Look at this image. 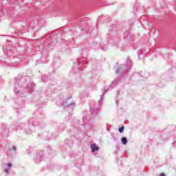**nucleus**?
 I'll use <instances>...</instances> for the list:
<instances>
[{
  "instance_id": "obj_1",
  "label": "nucleus",
  "mask_w": 176,
  "mask_h": 176,
  "mask_svg": "<svg viewBox=\"0 0 176 176\" xmlns=\"http://www.w3.org/2000/svg\"><path fill=\"white\" fill-rule=\"evenodd\" d=\"M133 67V62L131 61V58L130 56L127 57L126 64L121 65L119 67H117L116 69V74H120L121 72H127L131 69Z\"/></svg>"
},
{
  "instance_id": "obj_24",
  "label": "nucleus",
  "mask_w": 176,
  "mask_h": 176,
  "mask_svg": "<svg viewBox=\"0 0 176 176\" xmlns=\"http://www.w3.org/2000/svg\"><path fill=\"white\" fill-rule=\"evenodd\" d=\"M113 140L116 142L118 141V139H116V138H113Z\"/></svg>"
},
{
  "instance_id": "obj_9",
  "label": "nucleus",
  "mask_w": 176,
  "mask_h": 176,
  "mask_svg": "<svg viewBox=\"0 0 176 176\" xmlns=\"http://www.w3.org/2000/svg\"><path fill=\"white\" fill-rule=\"evenodd\" d=\"M118 83H119V79L116 78L111 82V85L113 86H117Z\"/></svg>"
},
{
  "instance_id": "obj_10",
  "label": "nucleus",
  "mask_w": 176,
  "mask_h": 176,
  "mask_svg": "<svg viewBox=\"0 0 176 176\" xmlns=\"http://www.w3.org/2000/svg\"><path fill=\"white\" fill-rule=\"evenodd\" d=\"M78 65L79 67H80L81 64H86V58H84V60H82V62L80 60V59L78 60Z\"/></svg>"
},
{
  "instance_id": "obj_19",
  "label": "nucleus",
  "mask_w": 176,
  "mask_h": 176,
  "mask_svg": "<svg viewBox=\"0 0 176 176\" xmlns=\"http://www.w3.org/2000/svg\"><path fill=\"white\" fill-rule=\"evenodd\" d=\"M29 123H30L31 124H32V126H34V122H32V120H29Z\"/></svg>"
},
{
  "instance_id": "obj_4",
  "label": "nucleus",
  "mask_w": 176,
  "mask_h": 176,
  "mask_svg": "<svg viewBox=\"0 0 176 176\" xmlns=\"http://www.w3.org/2000/svg\"><path fill=\"white\" fill-rule=\"evenodd\" d=\"M44 157L43 155H37L34 160L36 162V163H41L42 160H43Z\"/></svg>"
},
{
  "instance_id": "obj_22",
  "label": "nucleus",
  "mask_w": 176,
  "mask_h": 176,
  "mask_svg": "<svg viewBox=\"0 0 176 176\" xmlns=\"http://www.w3.org/2000/svg\"><path fill=\"white\" fill-rule=\"evenodd\" d=\"M160 176H166V174H164V173H161V174L160 175Z\"/></svg>"
},
{
  "instance_id": "obj_12",
  "label": "nucleus",
  "mask_w": 176,
  "mask_h": 176,
  "mask_svg": "<svg viewBox=\"0 0 176 176\" xmlns=\"http://www.w3.org/2000/svg\"><path fill=\"white\" fill-rule=\"evenodd\" d=\"M80 71V67L78 68L77 70H75V68L74 67L72 72V74H78Z\"/></svg>"
},
{
  "instance_id": "obj_13",
  "label": "nucleus",
  "mask_w": 176,
  "mask_h": 176,
  "mask_svg": "<svg viewBox=\"0 0 176 176\" xmlns=\"http://www.w3.org/2000/svg\"><path fill=\"white\" fill-rule=\"evenodd\" d=\"M104 96H105V92H102V95L100 96L99 102H102V100H104Z\"/></svg>"
},
{
  "instance_id": "obj_23",
  "label": "nucleus",
  "mask_w": 176,
  "mask_h": 176,
  "mask_svg": "<svg viewBox=\"0 0 176 176\" xmlns=\"http://www.w3.org/2000/svg\"><path fill=\"white\" fill-rule=\"evenodd\" d=\"M12 151H16V146H14L12 147Z\"/></svg>"
},
{
  "instance_id": "obj_15",
  "label": "nucleus",
  "mask_w": 176,
  "mask_h": 176,
  "mask_svg": "<svg viewBox=\"0 0 176 176\" xmlns=\"http://www.w3.org/2000/svg\"><path fill=\"white\" fill-rule=\"evenodd\" d=\"M14 93H15V94H19V90H17V87H15L14 88Z\"/></svg>"
},
{
  "instance_id": "obj_14",
  "label": "nucleus",
  "mask_w": 176,
  "mask_h": 176,
  "mask_svg": "<svg viewBox=\"0 0 176 176\" xmlns=\"http://www.w3.org/2000/svg\"><path fill=\"white\" fill-rule=\"evenodd\" d=\"M118 131L120 133H123V131H124V126H122L120 128H119Z\"/></svg>"
},
{
  "instance_id": "obj_8",
  "label": "nucleus",
  "mask_w": 176,
  "mask_h": 176,
  "mask_svg": "<svg viewBox=\"0 0 176 176\" xmlns=\"http://www.w3.org/2000/svg\"><path fill=\"white\" fill-rule=\"evenodd\" d=\"M121 143L122 145H126L127 144V138L123 137L121 138Z\"/></svg>"
},
{
  "instance_id": "obj_16",
  "label": "nucleus",
  "mask_w": 176,
  "mask_h": 176,
  "mask_svg": "<svg viewBox=\"0 0 176 176\" xmlns=\"http://www.w3.org/2000/svg\"><path fill=\"white\" fill-rule=\"evenodd\" d=\"M101 50L105 51V50H108V47L107 46H102L100 47Z\"/></svg>"
},
{
  "instance_id": "obj_2",
  "label": "nucleus",
  "mask_w": 176,
  "mask_h": 176,
  "mask_svg": "<svg viewBox=\"0 0 176 176\" xmlns=\"http://www.w3.org/2000/svg\"><path fill=\"white\" fill-rule=\"evenodd\" d=\"M60 101H61L60 100H59V101H57L56 104L61 105L62 107H75V105H76L75 102L73 101L72 96H69L64 102H63L60 104H58V102H60Z\"/></svg>"
},
{
  "instance_id": "obj_25",
  "label": "nucleus",
  "mask_w": 176,
  "mask_h": 176,
  "mask_svg": "<svg viewBox=\"0 0 176 176\" xmlns=\"http://www.w3.org/2000/svg\"><path fill=\"white\" fill-rule=\"evenodd\" d=\"M141 57V54H138V58H140Z\"/></svg>"
},
{
  "instance_id": "obj_21",
  "label": "nucleus",
  "mask_w": 176,
  "mask_h": 176,
  "mask_svg": "<svg viewBox=\"0 0 176 176\" xmlns=\"http://www.w3.org/2000/svg\"><path fill=\"white\" fill-rule=\"evenodd\" d=\"M173 146H174V148H176V143H175V142H173Z\"/></svg>"
},
{
  "instance_id": "obj_18",
  "label": "nucleus",
  "mask_w": 176,
  "mask_h": 176,
  "mask_svg": "<svg viewBox=\"0 0 176 176\" xmlns=\"http://www.w3.org/2000/svg\"><path fill=\"white\" fill-rule=\"evenodd\" d=\"M10 170V168H6V169H5V173H6V174H9Z\"/></svg>"
},
{
  "instance_id": "obj_6",
  "label": "nucleus",
  "mask_w": 176,
  "mask_h": 176,
  "mask_svg": "<svg viewBox=\"0 0 176 176\" xmlns=\"http://www.w3.org/2000/svg\"><path fill=\"white\" fill-rule=\"evenodd\" d=\"M91 148L92 149V152H96V151H98L100 149V148H98V146H96V143H93L91 145Z\"/></svg>"
},
{
  "instance_id": "obj_7",
  "label": "nucleus",
  "mask_w": 176,
  "mask_h": 176,
  "mask_svg": "<svg viewBox=\"0 0 176 176\" xmlns=\"http://www.w3.org/2000/svg\"><path fill=\"white\" fill-rule=\"evenodd\" d=\"M113 89V86L112 85H109L108 87H104V91H109V90H112Z\"/></svg>"
},
{
  "instance_id": "obj_5",
  "label": "nucleus",
  "mask_w": 176,
  "mask_h": 176,
  "mask_svg": "<svg viewBox=\"0 0 176 176\" xmlns=\"http://www.w3.org/2000/svg\"><path fill=\"white\" fill-rule=\"evenodd\" d=\"M131 36H130V31L129 30H126L124 32V39H130Z\"/></svg>"
},
{
  "instance_id": "obj_3",
  "label": "nucleus",
  "mask_w": 176,
  "mask_h": 176,
  "mask_svg": "<svg viewBox=\"0 0 176 176\" xmlns=\"http://www.w3.org/2000/svg\"><path fill=\"white\" fill-rule=\"evenodd\" d=\"M90 113H91V118H96L100 113V109L97 107H91L90 108Z\"/></svg>"
},
{
  "instance_id": "obj_20",
  "label": "nucleus",
  "mask_w": 176,
  "mask_h": 176,
  "mask_svg": "<svg viewBox=\"0 0 176 176\" xmlns=\"http://www.w3.org/2000/svg\"><path fill=\"white\" fill-rule=\"evenodd\" d=\"M7 166H8L9 168H10V167H12V164L8 163V164H7Z\"/></svg>"
},
{
  "instance_id": "obj_17",
  "label": "nucleus",
  "mask_w": 176,
  "mask_h": 176,
  "mask_svg": "<svg viewBox=\"0 0 176 176\" xmlns=\"http://www.w3.org/2000/svg\"><path fill=\"white\" fill-rule=\"evenodd\" d=\"M42 82H47V77L45 76V77H42Z\"/></svg>"
},
{
  "instance_id": "obj_11",
  "label": "nucleus",
  "mask_w": 176,
  "mask_h": 176,
  "mask_svg": "<svg viewBox=\"0 0 176 176\" xmlns=\"http://www.w3.org/2000/svg\"><path fill=\"white\" fill-rule=\"evenodd\" d=\"M21 80V78H20V77H16V78H15V85H16V86H18V85H19V82Z\"/></svg>"
}]
</instances>
